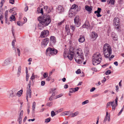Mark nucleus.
I'll list each match as a JSON object with an SVG mask.
<instances>
[{"label":"nucleus","mask_w":124,"mask_h":124,"mask_svg":"<svg viewBox=\"0 0 124 124\" xmlns=\"http://www.w3.org/2000/svg\"><path fill=\"white\" fill-rule=\"evenodd\" d=\"M82 51L80 49L77 50L71 47L70 48L69 54L67 56L69 60L71 61L73 58L74 55H75L74 59L75 61L78 63L81 64L82 61L80 59L83 60L84 59Z\"/></svg>","instance_id":"nucleus-1"},{"label":"nucleus","mask_w":124,"mask_h":124,"mask_svg":"<svg viewBox=\"0 0 124 124\" xmlns=\"http://www.w3.org/2000/svg\"><path fill=\"white\" fill-rule=\"evenodd\" d=\"M39 22L38 25V27L39 30H42L43 27L48 25L51 21V18L49 16H45L43 17L39 16L38 18Z\"/></svg>","instance_id":"nucleus-2"},{"label":"nucleus","mask_w":124,"mask_h":124,"mask_svg":"<svg viewBox=\"0 0 124 124\" xmlns=\"http://www.w3.org/2000/svg\"><path fill=\"white\" fill-rule=\"evenodd\" d=\"M112 50L110 46L107 43L105 44L103 46V53L105 58H108L111 54Z\"/></svg>","instance_id":"nucleus-3"},{"label":"nucleus","mask_w":124,"mask_h":124,"mask_svg":"<svg viewBox=\"0 0 124 124\" xmlns=\"http://www.w3.org/2000/svg\"><path fill=\"white\" fill-rule=\"evenodd\" d=\"M102 57L100 53L97 52L93 56L92 63L94 65L99 64L101 62Z\"/></svg>","instance_id":"nucleus-4"},{"label":"nucleus","mask_w":124,"mask_h":124,"mask_svg":"<svg viewBox=\"0 0 124 124\" xmlns=\"http://www.w3.org/2000/svg\"><path fill=\"white\" fill-rule=\"evenodd\" d=\"M113 25L115 26V29L117 31H119L120 27V24H119V19L118 18L115 17L113 21Z\"/></svg>","instance_id":"nucleus-5"},{"label":"nucleus","mask_w":124,"mask_h":124,"mask_svg":"<svg viewBox=\"0 0 124 124\" xmlns=\"http://www.w3.org/2000/svg\"><path fill=\"white\" fill-rule=\"evenodd\" d=\"M46 52L47 55L48 54H51L54 55L57 54L58 53V51L54 48L48 47L46 50Z\"/></svg>","instance_id":"nucleus-6"},{"label":"nucleus","mask_w":124,"mask_h":124,"mask_svg":"<svg viewBox=\"0 0 124 124\" xmlns=\"http://www.w3.org/2000/svg\"><path fill=\"white\" fill-rule=\"evenodd\" d=\"M31 86L28 85L27 87V92L26 94V98L27 101H28V96L31 98Z\"/></svg>","instance_id":"nucleus-7"},{"label":"nucleus","mask_w":124,"mask_h":124,"mask_svg":"<svg viewBox=\"0 0 124 124\" xmlns=\"http://www.w3.org/2000/svg\"><path fill=\"white\" fill-rule=\"evenodd\" d=\"M56 42V39L55 37L53 36H51L50 37L49 43L52 46L54 45Z\"/></svg>","instance_id":"nucleus-8"},{"label":"nucleus","mask_w":124,"mask_h":124,"mask_svg":"<svg viewBox=\"0 0 124 124\" xmlns=\"http://www.w3.org/2000/svg\"><path fill=\"white\" fill-rule=\"evenodd\" d=\"M49 32L48 30H44L42 31L41 33L40 37L42 38H44L48 36Z\"/></svg>","instance_id":"nucleus-9"},{"label":"nucleus","mask_w":124,"mask_h":124,"mask_svg":"<svg viewBox=\"0 0 124 124\" xmlns=\"http://www.w3.org/2000/svg\"><path fill=\"white\" fill-rule=\"evenodd\" d=\"M79 16H76L74 19V23L77 27H78L79 25Z\"/></svg>","instance_id":"nucleus-10"},{"label":"nucleus","mask_w":124,"mask_h":124,"mask_svg":"<svg viewBox=\"0 0 124 124\" xmlns=\"http://www.w3.org/2000/svg\"><path fill=\"white\" fill-rule=\"evenodd\" d=\"M49 41V39L48 38H46L43 40L42 42V47H45L46 46Z\"/></svg>","instance_id":"nucleus-11"},{"label":"nucleus","mask_w":124,"mask_h":124,"mask_svg":"<svg viewBox=\"0 0 124 124\" xmlns=\"http://www.w3.org/2000/svg\"><path fill=\"white\" fill-rule=\"evenodd\" d=\"M23 114V111L22 110L20 112L19 117L17 119V121L19 122V124H21L22 123V120Z\"/></svg>","instance_id":"nucleus-12"},{"label":"nucleus","mask_w":124,"mask_h":124,"mask_svg":"<svg viewBox=\"0 0 124 124\" xmlns=\"http://www.w3.org/2000/svg\"><path fill=\"white\" fill-rule=\"evenodd\" d=\"M57 9V12L60 14L62 13L64 11V9L63 7L61 5L59 6Z\"/></svg>","instance_id":"nucleus-13"},{"label":"nucleus","mask_w":124,"mask_h":124,"mask_svg":"<svg viewBox=\"0 0 124 124\" xmlns=\"http://www.w3.org/2000/svg\"><path fill=\"white\" fill-rule=\"evenodd\" d=\"M10 61V59L9 58L6 59L2 64V66H6L9 64Z\"/></svg>","instance_id":"nucleus-14"},{"label":"nucleus","mask_w":124,"mask_h":124,"mask_svg":"<svg viewBox=\"0 0 124 124\" xmlns=\"http://www.w3.org/2000/svg\"><path fill=\"white\" fill-rule=\"evenodd\" d=\"M97 36L98 35L96 33L94 32H92V34L91 37L92 39H93V40H95L97 38Z\"/></svg>","instance_id":"nucleus-15"},{"label":"nucleus","mask_w":124,"mask_h":124,"mask_svg":"<svg viewBox=\"0 0 124 124\" xmlns=\"http://www.w3.org/2000/svg\"><path fill=\"white\" fill-rule=\"evenodd\" d=\"M90 25L89 22L88 21H86L83 25L82 26L83 28H86L88 29L90 27Z\"/></svg>","instance_id":"nucleus-16"},{"label":"nucleus","mask_w":124,"mask_h":124,"mask_svg":"<svg viewBox=\"0 0 124 124\" xmlns=\"http://www.w3.org/2000/svg\"><path fill=\"white\" fill-rule=\"evenodd\" d=\"M92 6L89 7L88 5H86L85 7V9L87 11H88L90 13L92 12Z\"/></svg>","instance_id":"nucleus-17"},{"label":"nucleus","mask_w":124,"mask_h":124,"mask_svg":"<svg viewBox=\"0 0 124 124\" xmlns=\"http://www.w3.org/2000/svg\"><path fill=\"white\" fill-rule=\"evenodd\" d=\"M77 12L73 11V12L70 11L69 10V16L70 17H72L74 16L76 14Z\"/></svg>","instance_id":"nucleus-18"},{"label":"nucleus","mask_w":124,"mask_h":124,"mask_svg":"<svg viewBox=\"0 0 124 124\" xmlns=\"http://www.w3.org/2000/svg\"><path fill=\"white\" fill-rule=\"evenodd\" d=\"M111 37L113 39L115 40H117L118 39L117 36L114 32H112Z\"/></svg>","instance_id":"nucleus-19"},{"label":"nucleus","mask_w":124,"mask_h":124,"mask_svg":"<svg viewBox=\"0 0 124 124\" xmlns=\"http://www.w3.org/2000/svg\"><path fill=\"white\" fill-rule=\"evenodd\" d=\"M85 40L84 36L83 35H80L78 39L79 42L81 43H83L84 42Z\"/></svg>","instance_id":"nucleus-20"},{"label":"nucleus","mask_w":124,"mask_h":124,"mask_svg":"<svg viewBox=\"0 0 124 124\" xmlns=\"http://www.w3.org/2000/svg\"><path fill=\"white\" fill-rule=\"evenodd\" d=\"M77 6L76 4H74L71 6V8L70 9V11L73 12V11H75L76 12L77 10L76 9V7Z\"/></svg>","instance_id":"nucleus-21"},{"label":"nucleus","mask_w":124,"mask_h":124,"mask_svg":"<svg viewBox=\"0 0 124 124\" xmlns=\"http://www.w3.org/2000/svg\"><path fill=\"white\" fill-rule=\"evenodd\" d=\"M8 94L9 95V98L13 97L15 96V94L12 91H10L8 92Z\"/></svg>","instance_id":"nucleus-22"},{"label":"nucleus","mask_w":124,"mask_h":124,"mask_svg":"<svg viewBox=\"0 0 124 124\" xmlns=\"http://www.w3.org/2000/svg\"><path fill=\"white\" fill-rule=\"evenodd\" d=\"M71 112L70 111L64 112L62 113V115L63 116L67 115H71Z\"/></svg>","instance_id":"nucleus-23"},{"label":"nucleus","mask_w":124,"mask_h":124,"mask_svg":"<svg viewBox=\"0 0 124 124\" xmlns=\"http://www.w3.org/2000/svg\"><path fill=\"white\" fill-rule=\"evenodd\" d=\"M115 2V0H108L107 1L108 4L110 3L111 5H114Z\"/></svg>","instance_id":"nucleus-24"},{"label":"nucleus","mask_w":124,"mask_h":124,"mask_svg":"<svg viewBox=\"0 0 124 124\" xmlns=\"http://www.w3.org/2000/svg\"><path fill=\"white\" fill-rule=\"evenodd\" d=\"M44 9L45 10L47 13H49L50 12V10L48 7L46 6L44 7Z\"/></svg>","instance_id":"nucleus-25"},{"label":"nucleus","mask_w":124,"mask_h":124,"mask_svg":"<svg viewBox=\"0 0 124 124\" xmlns=\"http://www.w3.org/2000/svg\"><path fill=\"white\" fill-rule=\"evenodd\" d=\"M36 106V102H35L34 101L32 103V113H34L35 112V108Z\"/></svg>","instance_id":"nucleus-26"},{"label":"nucleus","mask_w":124,"mask_h":124,"mask_svg":"<svg viewBox=\"0 0 124 124\" xmlns=\"http://www.w3.org/2000/svg\"><path fill=\"white\" fill-rule=\"evenodd\" d=\"M112 107V110H114L116 107V106L115 105L114 101L111 102L110 105Z\"/></svg>","instance_id":"nucleus-27"},{"label":"nucleus","mask_w":124,"mask_h":124,"mask_svg":"<svg viewBox=\"0 0 124 124\" xmlns=\"http://www.w3.org/2000/svg\"><path fill=\"white\" fill-rule=\"evenodd\" d=\"M79 113V112L78 111H76L74 113H72L71 112V117H74L77 115Z\"/></svg>","instance_id":"nucleus-28"},{"label":"nucleus","mask_w":124,"mask_h":124,"mask_svg":"<svg viewBox=\"0 0 124 124\" xmlns=\"http://www.w3.org/2000/svg\"><path fill=\"white\" fill-rule=\"evenodd\" d=\"M101 8H97V11H95L94 12V13L95 14H96V13H100L101 12Z\"/></svg>","instance_id":"nucleus-29"},{"label":"nucleus","mask_w":124,"mask_h":124,"mask_svg":"<svg viewBox=\"0 0 124 124\" xmlns=\"http://www.w3.org/2000/svg\"><path fill=\"white\" fill-rule=\"evenodd\" d=\"M23 92V91L22 90H20L17 93V95L18 96H20L22 93Z\"/></svg>","instance_id":"nucleus-30"},{"label":"nucleus","mask_w":124,"mask_h":124,"mask_svg":"<svg viewBox=\"0 0 124 124\" xmlns=\"http://www.w3.org/2000/svg\"><path fill=\"white\" fill-rule=\"evenodd\" d=\"M10 18L11 19L10 20V21H15L16 20L15 16L13 15H11L10 17Z\"/></svg>","instance_id":"nucleus-31"},{"label":"nucleus","mask_w":124,"mask_h":124,"mask_svg":"<svg viewBox=\"0 0 124 124\" xmlns=\"http://www.w3.org/2000/svg\"><path fill=\"white\" fill-rule=\"evenodd\" d=\"M3 5H1L0 7V14H3V9L2 7Z\"/></svg>","instance_id":"nucleus-32"},{"label":"nucleus","mask_w":124,"mask_h":124,"mask_svg":"<svg viewBox=\"0 0 124 124\" xmlns=\"http://www.w3.org/2000/svg\"><path fill=\"white\" fill-rule=\"evenodd\" d=\"M66 31L67 32H70V29L68 26L66 25L65 26Z\"/></svg>","instance_id":"nucleus-33"},{"label":"nucleus","mask_w":124,"mask_h":124,"mask_svg":"<svg viewBox=\"0 0 124 124\" xmlns=\"http://www.w3.org/2000/svg\"><path fill=\"white\" fill-rule=\"evenodd\" d=\"M17 24L19 26H22L24 23H22L21 21H17Z\"/></svg>","instance_id":"nucleus-34"},{"label":"nucleus","mask_w":124,"mask_h":124,"mask_svg":"<svg viewBox=\"0 0 124 124\" xmlns=\"http://www.w3.org/2000/svg\"><path fill=\"white\" fill-rule=\"evenodd\" d=\"M70 50V49H69V52L68 53V55H66V54L67 53V52L66 51V50H65L64 51V53H63V56H64V58H65L66 56H67V57H68L67 56H68V55L69 54Z\"/></svg>","instance_id":"nucleus-35"},{"label":"nucleus","mask_w":124,"mask_h":124,"mask_svg":"<svg viewBox=\"0 0 124 124\" xmlns=\"http://www.w3.org/2000/svg\"><path fill=\"white\" fill-rule=\"evenodd\" d=\"M48 76V73H47L45 72L43 74V77L45 78H46Z\"/></svg>","instance_id":"nucleus-36"},{"label":"nucleus","mask_w":124,"mask_h":124,"mask_svg":"<svg viewBox=\"0 0 124 124\" xmlns=\"http://www.w3.org/2000/svg\"><path fill=\"white\" fill-rule=\"evenodd\" d=\"M118 100V97H116V98L115 100V106H116L117 105V101Z\"/></svg>","instance_id":"nucleus-37"},{"label":"nucleus","mask_w":124,"mask_h":124,"mask_svg":"<svg viewBox=\"0 0 124 124\" xmlns=\"http://www.w3.org/2000/svg\"><path fill=\"white\" fill-rule=\"evenodd\" d=\"M51 116L52 117H53L54 116L56 115L55 113L53 111H51Z\"/></svg>","instance_id":"nucleus-38"},{"label":"nucleus","mask_w":124,"mask_h":124,"mask_svg":"<svg viewBox=\"0 0 124 124\" xmlns=\"http://www.w3.org/2000/svg\"><path fill=\"white\" fill-rule=\"evenodd\" d=\"M50 118H48L46 119L45 120V122L46 123H48L50 121Z\"/></svg>","instance_id":"nucleus-39"},{"label":"nucleus","mask_w":124,"mask_h":124,"mask_svg":"<svg viewBox=\"0 0 124 124\" xmlns=\"http://www.w3.org/2000/svg\"><path fill=\"white\" fill-rule=\"evenodd\" d=\"M88 100H86L85 101L83 102L82 103V105H85L86 104L88 103Z\"/></svg>","instance_id":"nucleus-40"},{"label":"nucleus","mask_w":124,"mask_h":124,"mask_svg":"<svg viewBox=\"0 0 124 124\" xmlns=\"http://www.w3.org/2000/svg\"><path fill=\"white\" fill-rule=\"evenodd\" d=\"M111 73V72L110 70H108L106 71L105 73V74L106 75H107L110 74V73Z\"/></svg>","instance_id":"nucleus-41"},{"label":"nucleus","mask_w":124,"mask_h":124,"mask_svg":"<svg viewBox=\"0 0 124 124\" xmlns=\"http://www.w3.org/2000/svg\"><path fill=\"white\" fill-rule=\"evenodd\" d=\"M71 29L73 31H74L75 29V27L73 25H71L70 26Z\"/></svg>","instance_id":"nucleus-42"},{"label":"nucleus","mask_w":124,"mask_h":124,"mask_svg":"<svg viewBox=\"0 0 124 124\" xmlns=\"http://www.w3.org/2000/svg\"><path fill=\"white\" fill-rule=\"evenodd\" d=\"M53 102H48L47 103L46 105L47 106H51L53 104Z\"/></svg>","instance_id":"nucleus-43"},{"label":"nucleus","mask_w":124,"mask_h":124,"mask_svg":"<svg viewBox=\"0 0 124 124\" xmlns=\"http://www.w3.org/2000/svg\"><path fill=\"white\" fill-rule=\"evenodd\" d=\"M81 71L79 69L76 71V72L77 74H79L81 73Z\"/></svg>","instance_id":"nucleus-44"},{"label":"nucleus","mask_w":124,"mask_h":124,"mask_svg":"<svg viewBox=\"0 0 124 124\" xmlns=\"http://www.w3.org/2000/svg\"><path fill=\"white\" fill-rule=\"evenodd\" d=\"M9 2L10 3L13 4L14 3L15 0H9Z\"/></svg>","instance_id":"nucleus-45"},{"label":"nucleus","mask_w":124,"mask_h":124,"mask_svg":"<svg viewBox=\"0 0 124 124\" xmlns=\"http://www.w3.org/2000/svg\"><path fill=\"white\" fill-rule=\"evenodd\" d=\"M70 93L75 92L74 89V88H71L70 89Z\"/></svg>","instance_id":"nucleus-46"},{"label":"nucleus","mask_w":124,"mask_h":124,"mask_svg":"<svg viewBox=\"0 0 124 124\" xmlns=\"http://www.w3.org/2000/svg\"><path fill=\"white\" fill-rule=\"evenodd\" d=\"M35 77L34 75V74L33 73L32 75V76L31 77V80H32V82L33 81V80L34 79Z\"/></svg>","instance_id":"nucleus-47"},{"label":"nucleus","mask_w":124,"mask_h":124,"mask_svg":"<svg viewBox=\"0 0 124 124\" xmlns=\"http://www.w3.org/2000/svg\"><path fill=\"white\" fill-rule=\"evenodd\" d=\"M17 50L18 55L19 56H20V51L19 50V49L18 48H17Z\"/></svg>","instance_id":"nucleus-48"},{"label":"nucleus","mask_w":124,"mask_h":124,"mask_svg":"<svg viewBox=\"0 0 124 124\" xmlns=\"http://www.w3.org/2000/svg\"><path fill=\"white\" fill-rule=\"evenodd\" d=\"M64 22V20H63L61 21V22H60L58 23V26H59L61 25L62 23H63Z\"/></svg>","instance_id":"nucleus-49"},{"label":"nucleus","mask_w":124,"mask_h":124,"mask_svg":"<svg viewBox=\"0 0 124 124\" xmlns=\"http://www.w3.org/2000/svg\"><path fill=\"white\" fill-rule=\"evenodd\" d=\"M8 10H6L4 13L5 16H8Z\"/></svg>","instance_id":"nucleus-50"},{"label":"nucleus","mask_w":124,"mask_h":124,"mask_svg":"<svg viewBox=\"0 0 124 124\" xmlns=\"http://www.w3.org/2000/svg\"><path fill=\"white\" fill-rule=\"evenodd\" d=\"M3 14H0V20H1L3 19Z\"/></svg>","instance_id":"nucleus-51"},{"label":"nucleus","mask_w":124,"mask_h":124,"mask_svg":"<svg viewBox=\"0 0 124 124\" xmlns=\"http://www.w3.org/2000/svg\"><path fill=\"white\" fill-rule=\"evenodd\" d=\"M29 77V75L28 73L26 74V81H28V80Z\"/></svg>","instance_id":"nucleus-52"},{"label":"nucleus","mask_w":124,"mask_h":124,"mask_svg":"<svg viewBox=\"0 0 124 124\" xmlns=\"http://www.w3.org/2000/svg\"><path fill=\"white\" fill-rule=\"evenodd\" d=\"M63 111V108H61L57 111L56 112L57 113H59V112H61Z\"/></svg>","instance_id":"nucleus-53"},{"label":"nucleus","mask_w":124,"mask_h":124,"mask_svg":"<svg viewBox=\"0 0 124 124\" xmlns=\"http://www.w3.org/2000/svg\"><path fill=\"white\" fill-rule=\"evenodd\" d=\"M123 108L119 112V113H118V116H119V115H120V114L121 113H122V112L123 111Z\"/></svg>","instance_id":"nucleus-54"},{"label":"nucleus","mask_w":124,"mask_h":124,"mask_svg":"<svg viewBox=\"0 0 124 124\" xmlns=\"http://www.w3.org/2000/svg\"><path fill=\"white\" fill-rule=\"evenodd\" d=\"M45 81H42L41 82V85L42 86H44L45 84Z\"/></svg>","instance_id":"nucleus-55"},{"label":"nucleus","mask_w":124,"mask_h":124,"mask_svg":"<svg viewBox=\"0 0 124 124\" xmlns=\"http://www.w3.org/2000/svg\"><path fill=\"white\" fill-rule=\"evenodd\" d=\"M55 70L54 69H53L52 71L50 72V73L49 74V76H50L53 73V72Z\"/></svg>","instance_id":"nucleus-56"},{"label":"nucleus","mask_w":124,"mask_h":124,"mask_svg":"<svg viewBox=\"0 0 124 124\" xmlns=\"http://www.w3.org/2000/svg\"><path fill=\"white\" fill-rule=\"evenodd\" d=\"M8 16H5L4 19L5 20V22L6 23H7V18Z\"/></svg>","instance_id":"nucleus-57"},{"label":"nucleus","mask_w":124,"mask_h":124,"mask_svg":"<svg viewBox=\"0 0 124 124\" xmlns=\"http://www.w3.org/2000/svg\"><path fill=\"white\" fill-rule=\"evenodd\" d=\"M95 89V88L94 87H92L90 90L91 92H93Z\"/></svg>","instance_id":"nucleus-58"},{"label":"nucleus","mask_w":124,"mask_h":124,"mask_svg":"<svg viewBox=\"0 0 124 124\" xmlns=\"http://www.w3.org/2000/svg\"><path fill=\"white\" fill-rule=\"evenodd\" d=\"M114 57V55H112L110 57L108 58H109V60L110 61L111 60V59L113 58Z\"/></svg>","instance_id":"nucleus-59"},{"label":"nucleus","mask_w":124,"mask_h":124,"mask_svg":"<svg viewBox=\"0 0 124 124\" xmlns=\"http://www.w3.org/2000/svg\"><path fill=\"white\" fill-rule=\"evenodd\" d=\"M50 76H49L46 79V80L47 81H49L51 78L50 77Z\"/></svg>","instance_id":"nucleus-60"},{"label":"nucleus","mask_w":124,"mask_h":124,"mask_svg":"<svg viewBox=\"0 0 124 124\" xmlns=\"http://www.w3.org/2000/svg\"><path fill=\"white\" fill-rule=\"evenodd\" d=\"M111 102H110L107 103V108L108 107V106L110 105H111Z\"/></svg>","instance_id":"nucleus-61"},{"label":"nucleus","mask_w":124,"mask_h":124,"mask_svg":"<svg viewBox=\"0 0 124 124\" xmlns=\"http://www.w3.org/2000/svg\"><path fill=\"white\" fill-rule=\"evenodd\" d=\"M62 96V94H60L56 96V99L61 97Z\"/></svg>","instance_id":"nucleus-62"},{"label":"nucleus","mask_w":124,"mask_h":124,"mask_svg":"<svg viewBox=\"0 0 124 124\" xmlns=\"http://www.w3.org/2000/svg\"><path fill=\"white\" fill-rule=\"evenodd\" d=\"M15 43L14 41V40H13L12 41V45L14 47L15 46Z\"/></svg>","instance_id":"nucleus-63"},{"label":"nucleus","mask_w":124,"mask_h":124,"mask_svg":"<svg viewBox=\"0 0 124 124\" xmlns=\"http://www.w3.org/2000/svg\"><path fill=\"white\" fill-rule=\"evenodd\" d=\"M101 16H102L100 14V13H97V14H96V16L98 17H101Z\"/></svg>","instance_id":"nucleus-64"}]
</instances>
